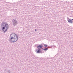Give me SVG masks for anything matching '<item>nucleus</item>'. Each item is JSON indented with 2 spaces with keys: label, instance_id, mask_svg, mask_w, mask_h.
Listing matches in <instances>:
<instances>
[{
  "label": "nucleus",
  "instance_id": "7",
  "mask_svg": "<svg viewBox=\"0 0 73 73\" xmlns=\"http://www.w3.org/2000/svg\"><path fill=\"white\" fill-rule=\"evenodd\" d=\"M44 46L45 47H47V45L45 44H44Z\"/></svg>",
  "mask_w": 73,
  "mask_h": 73
},
{
  "label": "nucleus",
  "instance_id": "2",
  "mask_svg": "<svg viewBox=\"0 0 73 73\" xmlns=\"http://www.w3.org/2000/svg\"><path fill=\"white\" fill-rule=\"evenodd\" d=\"M2 30L5 32L8 30V26L7 24H5L4 27L2 28Z\"/></svg>",
  "mask_w": 73,
  "mask_h": 73
},
{
  "label": "nucleus",
  "instance_id": "5",
  "mask_svg": "<svg viewBox=\"0 0 73 73\" xmlns=\"http://www.w3.org/2000/svg\"><path fill=\"white\" fill-rule=\"evenodd\" d=\"M41 52V51H40V49H38V50H36V53H39Z\"/></svg>",
  "mask_w": 73,
  "mask_h": 73
},
{
  "label": "nucleus",
  "instance_id": "4",
  "mask_svg": "<svg viewBox=\"0 0 73 73\" xmlns=\"http://www.w3.org/2000/svg\"><path fill=\"white\" fill-rule=\"evenodd\" d=\"M68 22L70 24H72L73 23V21L70 19H69L68 20Z\"/></svg>",
  "mask_w": 73,
  "mask_h": 73
},
{
  "label": "nucleus",
  "instance_id": "6",
  "mask_svg": "<svg viewBox=\"0 0 73 73\" xmlns=\"http://www.w3.org/2000/svg\"><path fill=\"white\" fill-rule=\"evenodd\" d=\"M48 50V48H45L44 49V50Z\"/></svg>",
  "mask_w": 73,
  "mask_h": 73
},
{
  "label": "nucleus",
  "instance_id": "3",
  "mask_svg": "<svg viewBox=\"0 0 73 73\" xmlns=\"http://www.w3.org/2000/svg\"><path fill=\"white\" fill-rule=\"evenodd\" d=\"M42 47V45H40L37 46V48L38 49H41Z\"/></svg>",
  "mask_w": 73,
  "mask_h": 73
},
{
  "label": "nucleus",
  "instance_id": "1",
  "mask_svg": "<svg viewBox=\"0 0 73 73\" xmlns=\"http://www.w3.org/2000/svg\"><path fill=\"white\" fill-rule=\"evenodd\" d=\"M9 38L13 42H15L17 41L18 40V36L16 34H12L10 35Z\"/></svg>",
  "mask_w": 73,
  "mask_h": 73
},
{
  "label": "nucleus",
  "instance_id": "8",
  "mask_svg": "<svg viewBox=\"0 0 73 73\" xmlns=\"http://www.w3.org/2000/svg\"><path fill=\"white\" fill-rule=\"evenodd\" d=\"M35 31H36V29H35Z\"/></svg>",
  "mask_w": 73,
  "mask_h": 73
}]
</instances>
